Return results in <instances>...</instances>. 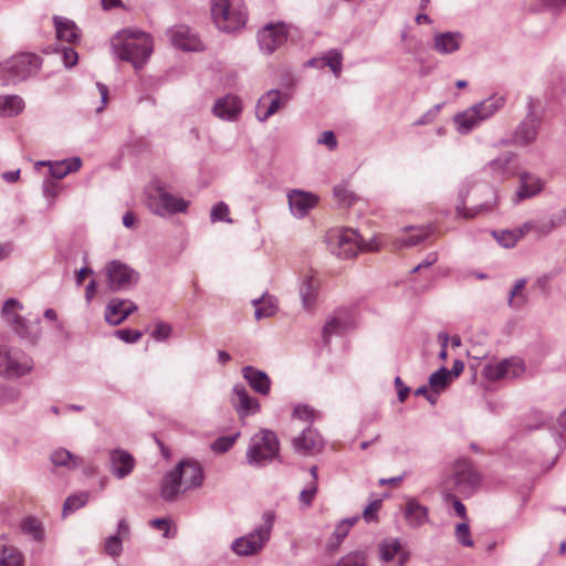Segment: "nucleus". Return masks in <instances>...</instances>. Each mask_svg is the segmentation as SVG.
I'll return each mask as SVG.
<instances>
[{
	"mask_svg": "<svg viewBox=\"0 0 566 566\" xmlns=\"http://www.w3.org/2000/svg\"><path fill=\"white\" fill-rule=\"evenodd\" d=\"M111 46L118 59L132 63L135 69H140L151 55L154 43L149 34L126 29L112 39Z\"/></svg>",
	"mask_w": 566,
	"mask_h": 566,
	"instance_id": "nucleus-1",
	"label": "nucleus"
},
{
	"mask_svg": "<svg viewBox=\"0 0 566 566\" xmlns=\"http://www.w3.org/2000/svg\"><path fill=\"white\" fill-rule=\"evenodd\" d=\"M41 66L40 59L33 53H19L0 63L2 85H15L34 75Z\"/></svg>",
	"mask_w": 566,
	"mask_h": 566,
	"instance_id": "nucleus-2",
	"label": "nucleus"
},
{
	"mask_svg": "<svg viewBox=\"0 0 566 566\" xmlns=\"http://www.w3.org/2000/svg\"><path fill=\"white\" fill-rule=\"evenodd\" d=\"M211 15L217 28L224 32L242 29L248 18L243 0H211Z\"/></svg>",
	"mask_w": 566,
	"mask_h": 566,
	"instance_id": "nucleus-3",
	"label": "nucleus"
},
{
	"mask_svg": "<svg viewBox=\"0 0 566 566\" xmlns=\"http://www.w3.org/2000/svg\"><path fill=\"white\" fill-rule=\"evenodd\" d=\"M327 244L329 251L340 259H350L358 252L374 250L371 242H365L354 229L335 230L327 234Z\"/></svg>",
	"mask_w": 566,
	"mask_h": 566,
	"instance_id": "nucleus-4",
	"label": "nucleus"
},
{
	"mask_svg": "<svg viewBox=\"0 0 566 566\" xmlns=\"http://www.w3.org/2000/svg\"><path fill=\"white\" fill-rule=\"evenodd\" d=\"M22 304L15 298H8L2 306L1 317L22 339L35 344L40 336L39 319L32 322L23 318L20 312Z\"/></svg>",
	"mask_w": 566,
	"mask_h": 566,
	"instance_id": "nucleus-5",
	"label": "nucleus"
},
{
	"mask_svg": "<svg viewBox=\"0 0 566 566\" xmlns=\"http://www.w3.org/2000/svg\"><path fill=\"white\" fill-rule=\"evenodd\" d=\"M247 462L252 467H264L279 455V440L271 430H261L251 439L247 450Z\"/></svg>",
	"mask_w": 566,
	"mask_h": 566,
	"instance_id": "nucleus-6",
	"label": "nucleus"
},
{
	"mask_svg": "<svg viewBox=\"0 0 566 566\" xmlns=\"http://www.w3.org/2000/svg\"><path fill=\"white\" fill-rule=\"evenodd\" d=\"M263 522L251 533L237 538L232 545V551L239 556H250L258 554L271 537L274 522V514L265 512L262 516Z\"/></svg>",
	"mask_w": 566,
	"mask_h": 566,
	"instance_id": "nucleus-7",
	"label": "nucleus"
},
{
	"mask_svg": "<svg viewBox=\"0 0 566 566\" xmlns=\"http://www.w3.org/2000/svg\"><path fill=\"white\" fill-rule=\"evenodd\" d=\"M33 368L32 359L20 348L0 345V376L19 378L29 374Z\"/></svg>",
	"mask_w": 566,
	"mask_h": 566,
	"instance_id": "nucleus-8",
	"label": "nucleus"
},
{
	"mask_svg": "<svg viewBox=\"0 0 566 566\" xmlns=\"http://www.w3.org/2000/svg\"><path fill=\"white\" fill-rule=\"evenodd\" d=\"M104 273L107 289L111 292L129 290L139 280V273L119 260L107 262L104 266Z\"/></svg>",
	"mask_w": 566,
	"mask_h": 566,
	"instance_id": "nucleus-9",
	"label": "nucleus"
},
{
	"mask_svg": "<svg viewBox=\"0 0 566 566\" xmlns=\"http://www.w3.org/2000/svg\"><path fill=\"white\" fill-rule=\"evenodd\" d=\"M147 205L155 214L160 217L185 212L188 208L187 201L167 192L161 186L150 190Z\"/></svg>",
	"mask_w": 566,
	"mask_h": 566,
	"instance_id": "nucleus-10",
	"label": "nucleus"
},
{
	"mask_svg": "<svg viewBox=\"0 0 566 566\" xmlns=\"http://www.w3.org/2000/svg\"><path fill=\"white\" fill-rule=\"evenodd\" d=\"M450 481L458 492L471 495L481 485V474L472 467V463L468 459H459L454 463L453 474Z\"/></svg>",
	"mask_w": 566,
	"mask_h": 566,
	"instance_id": "nucleus-11",
	"label": "nucleus"
},
{
	"mask_svg": "<svg viewBox=\"0 0 566 566\" xmlns=\"http://www.w3.org/2000/svg\"><path fill=\"white\" fill-rule=\"evenodd\" d=\"M541 126V119L535 114L532 102L528 103V112L525 118L516 126L513 132L511 144L516 146H528L536 140L538 129ZM502 144H509V142H502Z\"/></svg>",
	"mask_w": 566,
	"mask_h": 566,
	"instance_id": "nucleus-12",
	"label": "nucleus"
},
{
	"mask_svg": "<svg viewBox=\"0 0 566 566\" xmlns=\"http://www.w3.org/2000/svg\"><path fill=\"white\" fill-rule=\"evenodd\" d=\"M525 373V364L518 357L505 358L495 364H488L483 374L485 378L492 381L501 379H514L521 377Z\"/></svg>",
	"mask_w": 566,
	"mask_h": 566,
	"instance_id": "nucleus-13",
	"label": "nucleus"
},
{
	"mask_svg": "<svg viewBox=\"0 0 566 566\" xmlns=\"http://www.w3.org/2000/svg\"><path fill=\"white\" fill-rule=\"evenodd\" d=\"M287 40V25L280 23H269L258 33V42L262 52L272 54L276 49L283 45Z\"/></svg>",
	"mask_w": 566,
	"mask_h": 566,
	"instance_id": "nucleus-14",
	"label": "nucleus"
},
{
	"mask_svg": "<svg viewBox=\"0 0 566 566\" xmlns=\"http://www.w3.org/2000/svg\"><path fill=\"white\" fill-rule=\"evenodd\" d=\"M174 469L180 474V481L184 486L182 493L202 484L203 471L197 461L190 459L182 460Z\"/></svg>",
	"mask_w": 566,
	"mask_h": 566,
	"instance_id": "nucleus-15",
	"label": "nucleus"
},
{
	"mask_svg": "<svg viewBox=\"0 0 566 566\" xmlns=\"http://www.w3.org/2000/svg\"><path fill=\"white\" fill-rule=\"evenodd\" d=\"M231 402L241 419L260 410V403L249 395L243 385H235L233 387Z\"/></svg>",
	"mask_w": 566,
	"mask_h": 566,
	"instance_id": "nucleus-16",
	"label": "nucleus"
},
{
	"mask_svg": "<svg viewBox=\"0 0 566 566\" xmlns=\"http://www.w3.org/2000/svg\"><path fill=\"white\" fill-rule=\"evenodd\" d=\"M135 468V459L130 453L122 449L109 452V471L118 480L127 478Z\"/></svg>",
	"mask_w": 566,
	"mask_h": 566,
	"instance_id": "nucleus-17",
	"label": "nucleus"
},
{
	"mask_svg": "<svg viewBox=\"0 0 566 566\" xmlns=\"http://www.w3.org/2000/svg\"><path fill=\"white\" fill-rule=\"evenodd\" d=\"M293 447L296 452L304 455L316 453L323 448V439L315 429L307 427L293 439Z\"/></svg>",
	"mask_w": 566,
	"mask_h": 566,
	"instance_id": "nucleus-18",
	"label": "nucleus"
},
{
	"mask_svg": "<svg viewBox=\"0 0 566 566\" xmlns=\"http://www.w3.org/2000/svg\"><path fill=\"white\" fill-rule=\"evenodd\" d=\"M319 290V282L315 277L312 270H308L300 276V296L302 300L303 307L311 310L314 307Z\"/></svg>",
	"mask_w": 566,
	"mask_h": 566,
	"instance_id": "nucleus-19",
	"label": "nucleus"
},
{
	"mask_svg": "<svg viewBox=\"0 0 566 566\" xmlns=\"http://www.w3.org/2000/svg\"><path fill=\"white\" fill-rule=\"evenodd\" d=\"M379 556L384 566H403L407 556L397 538L384 539L379 543Z\"/></svg>",
	"mask_w": 566,
	"mask_h": 566,
	"instance_id": "nucleus-20",
	"label": "nucleus"
},
{
	"mask_svg": "<svg viewBox=\"0 0 566 566\" xmlns=\"http://www.w3.org/2000/svg\"><path fill=\"white\" fill-rule=\"evenodd\" d=\"M291 212L297 217H305L317 203V197L311 192L293 189L287 193Z\"/></svg>",
	"mask_w": 566,
	"mask_h": 566,
	"instance_id": "nucleus-21",
	"label": "nucleus"
},
{
	"mask_svg": "<svg viewBox=\"0 0 566 566\" xmlns=\"http://www.w3.org/2000/svg\"><path fill=\"white\" fill-rule=\"evenodd\" d=\"M136 310L137 306L128 300L113 298L106 306L105 319L111 325H119Z\"/></svg>",
	"mask_w": 566,
	"mask_h": 566,
	"instance_id": "nucleus-22",
	"label": "nucleus"
},
{
	"mask_svg": "<svg viewBox=\"0 0 566 566\" xmlns=\"http://www.w3.org/2000/svg\"><path fill=\"white\" fill-rule=\"evenodd\" d=\"M241 111L240 98L232 94L218 98L212 107L213 115L223 120H235Z\"/></svg>",
	"mask_w": 566,
	"mask_h": 566,
	"instance_id": "nucleus-23",
	"label": "nucleus"
},
{
	"mask_svg": "<svg viewBox=\"0 0 566 566\" xmlns=\"http://www.w3.org/2000/svg\"><path fill=\"white\" fill-rule=\"evenodd\" d=\"M281 105V92L270 90L259 98L255 106V116L260 122H266L280 109Z\"/></svg>",
	"mask_w": 566,
	"mask_h": 566,
	"instance_id": "nucleus-24",
	"label": "nucleus"
},
{
	"mask_svg": "<svg viewBox=\"0 0 566 566\" xmlns=\"http://www.w3.org/2000/svg\"><path fill=\"white\" fill-rule=\"evenodd\" d=\"M171 43L184 51H197L200 49L198 36L186 25H178L168 31Z\"/></svg>",
	"mask_w": 566,
	"mask_h": 566,
	"instance_id": "nucleus-25",
	"label": "nucleus"
},
{
	"mask_svg": "<svg viewBox=\"0 0 566 566\" xmlns=\"http://www.w3.org/2000/svg\"><path fill=\"white\" fill-rule=\"evenodd\" d=\"M543 190V181L541 178L523 172L520 176V187L513 197L514 203H520L525 199H530L538 195Z\"/></svg>",
	"mask_w": 566,
	"mask_h": 566,
	"instance_id": "nucleus-26",
	"label": "nucleus"
},
{
	"mask_svg": "<svg viewBox=\"0 0 566 566\" xmlns=\"http://www.w3.org/2000/svg\"><path fill=\"white\" fill-rule=\"evenodd\" d=\"M407 524L412 528H419L429 521V510L417 499L408 497L403 510Z\"/></svg>",
	"mask_w": 566,
	"mask_h": 566,
	"instance_id": "nucleus-27",
	"label": "nucleus"
},
{
	"mask_svg": "<svg viewBox=\"0 0 566 566\" xmlns=\"http://www.w3.org/2000/svg\"><path fill=\"white\" fill-rule=\"evenodd\" d=\"M82 161L78 157H72L60 161H38L35 166H49V171L52 178L62 179L66 175L77 171L81 168Z\"/></svg>",
	"mask_w": 566,
	"mask_h": 566,
	"instance_id": "nucleus-28",
	"label": "nucleus"
},
{
	"mask_svg": "<svg viewBox=\"0 0 566 566\" xmlns=\"http://www.w3.org/2000/svg\"><path fill=\"white\" fill-rule=\"evenodd\" d=\"M182 483L180 481V474L172 469L168 471L161 479L160 482V496L167 502H174L178 495L182 493Z\"/></svg>",
	"mask_w": 566,
	"mask_h": 566,
	"instance_id": "nucleus-29",
	"label": "nucleus"
},
{
	"mask_svg": "<svg viewBox=\"0 0 566 566\" xmlns=\"http://www.w3.org/2000/svg\"><path fill=\"white\" fill-rule=\"evenodd\" d=\"M242 376L258 394L268 395L270 392L271 379L266 373L252 366H245L242 368Z\"/></svg>",
	"mask_w": 566,
	"mask_h": 566,
	"instance_id": "nucleus-30",
	"label": "nucleus"
},
{
	"mask_svg": "<svg viewBox=\"0 0 566 566\" xmlns=\"http://www.w3.org/2000/svg\"><path fill=\"white\" fill-rule=\"evenodd\" d=\"M461 40L458 32H441L434 35L433 49L440 54H451L460 49Z\"/></svg>",
	"mask_w": 566,
	"mask_h": 566,
	"instance_id": "nucleus-31",
	"label": "nucleus"
},
{
	"mask_svg": "<svg viewBox=\"0 0 566 566\" xmlns=\"http://www.w3.org/2000/svg\"><path fill=\"white\" fill-rule=\"evenodd\" d=\"M482 123V119L479 115V111L471 106L465 111L458 113L454 116V124L457 126V130L462 134H469L473 128L479 126Z\"/></svg>",
	"mask_w": 566,
	"mask_h": 566,
	"instance_id": "nucleus-32",
	"label": "nucleus"
},
{
	"mask_svg": "<svg viewBox=\"0 0 566 566\" xmlns=\"http://www.w3.org/2000/svg\"><path fill=\"white\" fill-rule=\"evenodd\" d=\"M342 61L343 57L340 52L337 50H329L323 56L308 60L307 65L317 69L328 66L335 76L338 77L342 71Z\"/></svg>",
	"mask_w": 566,
	"mask_h": 566,
	"instance_id": "nucleus-33",
	"label": "nucleus"
},
{
	"mask_svg": "<svg viewBox=\"0 0 566 566\" xmlns=\"http://www.w3.org/2000/svg\"><path fill=\"white\" fill-rule=\"evenodd\" d=\"M53 21L59 40L69 43H75L78 40V29L72 20L55 15Z\"/></svg>",
	"mask_w": 566,
	"mask_h": 566,
	"instance_id": "nucleus-34",
	"label": "nucleus"
},
{
	"mask_svg": "<svg viewBox=\"0 0 566 566\" xmlns=\"http://www.w3.org/2000/svg\"><path fill=\"white\" fill-rule=\"evenodd\" d=\"M255 307L254 317L256 321L273 316L277 311V301L274 296L264 293L261 297L252 300Z\"/></svg>",
	"mask_w": 566,
	"mask_h": 566,
	"instance_id": "nucleus-35",
	"label": "nucleus"
},
{
	"mask_svg": "<svg viewBox=\"0 0 566 566\" xmlns=\"http://www.w3.org/2000/svg\"><path fill=\"white\" fill-rule=\"evenodd\" d=\"M344 311H338L323 327V338L328 342L332 335L345 333L349 328V322L345 317Z\"/></svg>",
	"mask_w": 566,
	"mask_h": 566,
	"instance_id": "nucleus-36",
	"label": "nucleus"
},
{
	"mask_svg": "<svg viewBox=\"0 0 566 566\" xmlns=\"http://www.w3.org/2000/svg\"><path fill=\"white\" fill-rule=\"evenodd\" d=\"M51 461L56 467H65L69 470H75L83 465V459L74 455L66 449L55 450L51 454Z\"/></svg>",
	"mask_w": 566,
	"mask_h": 566,
	"instance_id": "nucleus-37",
	"label": "nucleus"
},
{
	"mask_svg": "<svg viewBox=\"0 0 566 566\" xmlns=\"http://www.w3.org/2000/svg\"><path fill=\"white\" fill-rule=\"evenodd\" d=\"M24 109V101L19 95H0V115L15 116Z\"/></svg>",
	"mask_w": 566,
	"mask_h": 566,
	"instance_id": "nucleus-38",
	"label": "nucleus"
},
{
	"mask_svg": "<svg viewBox=\"0 0 566 566\" xmlns=\"http://www.w3.org/2000/svg\"><path fill=\"white\" fill-rule=\"evenodd\" d=\"M504 104L505 99L503 96L493 95L473 106L479 111V115L483 122L493 116Z\"/></svg>",
	"mask_w": 566,
	"mask_h": 566,
	"instance_id": "nucleus-39",
	"label": "nucleus"
},
{
	"mask_svg": "<svg viewBox=\"0 0 566 566\" xmlns=\"http://www.w3.org/2000/svg\"><path fill=\"white\" fill-rule=\"evenodd\" d=\"M516 155L514 153H505L490 161V169L495 172L500 178H509L515 174L514 170H511L510 165L515 159Z\"/></svg>",
	"mask_w": 566,
	"mask_h": 566,
	"instance_id": "nucleus-40",
	"label": "nucleus"
},
{
	"mask_svg": "<svg viewBox=\"0 0 566 566\" xmlns=\"http://www.w3.org/2000/svg\"><path fill=\"white\" fill-rule=\"evenodd\" d=\"M22 553L14 546L3 545L0 548V566H23Z\"/></svg>",
	"mask_w": 566,
	"mask_h": 566,
	"instance_id": "nucleus-41",
	"label": "nucleus"
},
{
	"mask_svg": "<svg viewBox=\"0 0 566 566\" xmlns=\"http://www.w3.org/2000/svg\"><path fill=\"white\" fill-rule=\"evenodd\" d=\"M451 381V373L446 367L439 368L430 375L429 386L436 394H440Z\"/></svg>",
	"mask_w": 566,
	"mask_h": 566,
	"instance_id": "nucleus-42",
	"label": "nucleus"
},
{
	"mask_svg": "<svg viewBox=\"0 0 566 566\" xmlns=\"http://www.w3.org/2000/svg\"><path fill=\"white\" fill-rule=\"evenodd\" d=\"M493 235L495 240L504 248H513L518 240L524 237L523 230H502L494 231Z\"/></svg>",
	"mask_w": 566,
	"mask_h": 566,
	"instance_id": "nucleus-43",
	"label": "nucleus"
},
{
	"mask_svg": "<svg viewBox=\"0 0 566 566\" xmlns=\"http://www.w3.org/2000/svg\"><path fill=\"white\" fill-rule=\"evenodd\" d=\"M88 497L90 494L87 492L67 496L63 504V515L65 516L83 507L87 503Z\"/></svg>",
	"mask_w": 566,
	"mask_h": 566,
	"instance_id": "nucleus-44",
	"label": "nucleus"
},
{
	"mask_svg": "<svg viewBox=\"0 0 566 566\" xmlns=\"http://www.w3.org/2000/svg\"><path fill=\"white\" fill-rule=\"evenodd\" d=\"M408 229L411 230L413 233H411L410 235H407L405 238H401V243L403 245H408V247H413V245L420 244L431 233V230L427 227H418V228L410 227Z\"/></svg>",
	"mask_w": 566,
	"mask_h": 566,
	"instance_id": "nucleus-45",
	"label": "nucleus"
},
{
	"mask_svg": "<svg viewBox=\"0 0 566 566\" xmlns=\"http://www.w3.org/2000/svg\"><path fill=\"white\" fill-rule=\"evenodd\" d=\"M23 533L31 535L35 541L40 542L43 539L44 532L42 524L34 517H28L22 522Z\"/></svg>",
	"mask_w": 566,
	"mask_h": 566,
	"instance_id": "nucleus-46",
	"label": "nucleus"
},
{
	"mask_svg": "<svg viewBox=\"0 0 566 566\" xmlns=\"http://www.w3.org/2000/svg\"><path fill=\"white\" fill-rule=\"evenodd\" d=\"M333 195L343 206H352L356 200V195L347 187V185H337L333 189Z\"/></svg>",
	"mask_w": 566,
	"mask_h": 566,
	"instance_id": "nucleus-47",
	"label": "nucleus"
},
{
	"mask_svg": "<svg viewBox=\"0 0 566 566\" xmlns=\"http://www.w3.org/2000/svg\"><path fill=\"white\" fill-rule=\"evenodd\" d=\"M335 566H367L365 552H352L342 557Z\"/></svg>",
	"mask_w": 566,
	"mask_h": 566,
	"instance_id": "nucleus-48",
	"label": "nucleus"
},
{
	"mask_svg": "<svg viewBox=\"0 0 566 566\" xmlns=\"http://www.w3.org/2000/svg\"><path fill=\"white\" fill-rule=\"evenodd\" d=\"M229 216V207L227 203L220 201L214 205L210 212V219L212 222L226 221L232 223V219Z\"/></svg>",
	"mask_w": 566,
	"mask_h": 566,
	"instance_id": "nucleus-49",
	"label": "nucleus"
},
{
	"mask_svg": "<svg viewBox=\"0 0 566 566\" xmlns=\"http://www.w3.org/2000/svg\"><path fill=\"white\" fill-rule=\"evenodd\" d=\"M457 541L465 547H472L473 541L471 539L470 526L468 523H459L455 527Z\"/></svg>",
	"mask_w": 566,
	"mask_h": 566,
	"instance_id": "nucleus-50",
	"label": "nucleus"
},
{
	"mask_svg": "<svg viewBox=\"0 0 566 566\" xmlns=\"http://www.w3.org/2000/svg\"><path fill=\"white\" fill-rule=\"evenodd\" d=\"M358 521V516H354V517H350V518H346V520H343L335 528L334 533H333V538H336L337 539V543H339L340 541H343L350 527Z\"/></svg>",
	"mask_w": 566,
	"mask_h": 566,
	"instance_id": "nucleus-51",
	"label": "nucleus"
},
{
	"mask_svg": "<svg viewBox=\"0 0 566 566\" xmlns=\"http://www.w3.org/2000/svg\"><path fill=\"white\" fill-rule=\"evenodd\" d=\"M238 436L239 433H235L234 436H226L218 438L217 440L213 441L211 446L212 450L220 453L227 452L232 448Z\"/></svg>",
	"mask_w": 566,
	"mask_h": 566,
	"instance_id": "nucleus-52",
	"label": "nucleus"
},
{
	"mask_svg": "<svg viewBox=\"0 0 566 566\" xmlns=\"http://www.w3.org/2000/svg\"><path fill=\"white\" fill-rule=\"evenodd\" d=\"M105 551L108 555L117 557L123 551L122 537L119 535H112L105 543Z\"/></svg>",
	"mask_w": 566,
	"mask_h": 566,
	"instance_id": "nucleus-53",
	"label": "nucleus"
},
{
	"mask_svg": "<svg viewBox=\"0 0 566 566\" xmlns=\"http://www.w3.org/2000/svg\"><path fill=\"white\" fill-rule=\"evenodd\" d=\"M293 416L300 420L313 422L316 417V412L310 406L303 405L294 408Z\"/></svg>",
	"mask_w": 566,
	"mask_h": 566,
	"instance_id": "nucleus-54",
	"label": "nucleus"
},
{
	"mask_svg": "<svg viewBox=\"0 0 566 566\" xmlns=\"http://www.w3.org/2000/svg\"><path fill=\"white\" fill-rule=\"evenodd\" d=\"M116 336L125 343H136L138 342L143 334L139 331L133 329H118L116 331Z\"/></svg>",
	"mask_w": 566,
	"mask_h": 566,
	"instance_id": "nucleus-55",
	"label": "nucleus"
},
{
	"mask_svg": "<svg viewBox=\"0 0 566 566\" xmlns=\"http://www.w3.org/2000/svg\"><path fill=\"white\" fill-rule=\"evenodd\" d=\"M150 525L153 527H155L156 530H159V531H163L164 532V536L167 537V538H170V537H174L175 536V532L171 533V524H170V521L168 518H155L153 521H150Z\"/></svg>",
	"mask_w": 566,
	"mask_h": 566,
	"instance_id": "nucleus-56",
	"label": "nucleus"
},
{
	"mask_svg": "<svg viewBox=\"0 0 566 566\" xmlns=\"http://www.w3.org/2000/svg\"><path fill=\"white\" fill-rule=\"evenodd\" d=\"M444 499L447 501H452L454 512L459 517H467L464 504L454 494H452L450 491L444 492Z\"/></svg>",
	"mask_w": 566,
	"mask_h": 566,
	"instance_id": "nucleus-57",
	"label": "nucleus"
},
{
	"mask_svg": "<svg viewBox=\"0 0 566 566\" xmlns=\"http://www.w3.org/2000/svg\"><path fill=\"white\" fill-rule=\"evenodd\" d=\"M170 334H171L170 325H168L166 323H158V324H156V326L151 333V336L156 340H165L170 336Z\"/></svg>",
	"mask_w": 566,
	"mask_h": 566,
	"instance_id": "nucleus-58",
	"label": "nucleus"
},
{
	"mask_svg": "<svg viewBox=\"0 0 566 566\" xmlns=\"http://www.w3.org/2000/svg\"><path fill=\"white\" fill-rule=\"evenodd\" d=\"M317 492V486L315 482H312L310 488L304 489L300 493V502L306 506H310L312 504V501Z\"/></svg>",
	"mask_w": 566,
	"mask_h": 566,
	"instance_id": "nucleus-59",
	"label": "nucleus"
},
{
	"mask_svg": "<svg viewBox=\"0 0 566 566\" xmlns=\"http://www.w3.org/2000/svg\"><path fill=\"white\" fill-rule=\"evenodd\" d=\"M317 143L327 146L329 150H334L337 147V140L335 134L332 130H325L322 133Z\"/></svg>",
	"mask_w": 566,
	"mask_h": 566,
	"instance_id": "nucleus-60",
	"label": "nucleus"
},
{
	"mask_svg": "<svg viewBox=\"0 0 566 566\" xmlns=\"http://www.w3.org/2000/svg\"><path fill=\"white\" fill-rule=\"evenodd\" d=\"M62 60L65 67H72L77 63V52L72 48H64L62 50Z\"/></svg>",
	"mask_w": 566,
	"mask_h": 566,
	"instance_id": "nucleus-61",
	"label": "nucleus"
},
{
	"mask_svg": "<svg viewBox=\"0 0 566 566\" xmlns=\"http://www.w3.org/2000/svg\"><path fill=\"white\" fill-rule=\"evenodd\" d=\"M380 506H381L380 500H375L371 503H369L363 512L364 518L366 521H373L376 512L380 509Z\"/></svg>",
	"mask_w": 566,
	"mask_h": 566,
	"instance_id": "nucleus-62",
	"label": "nucleus"
},
{
	"mask_svg": "<svg viewBox=\"0 0 566 566\" xmlns=\"http://www.w3.org/2000/svg\"><path fill=\"white\" fill-rule=\"evenodd\" d=\"M415 395L424 397L430 402V405L433 406L437 403L439 394H436L434 391L429 392L427 386H421L416 389Z\"/></svg>",
	"mask_w": 566,
	"mask_h": 566,
	"instance_id": "nucleus-63",
	"label": "nucleus"
},
{
	"mask_svg": "<svg viewBox=\"0 0 566 566\" xmlns=\"http://www.w3.org/2000/svg\"><path fill=\"white\" fill-rule=\"evenodd\" d=\"M549 220L555 228L566 224V208L554 213Z\"/></svg>",
	"mask_w": 566,
	"mask_h": 566,
	"instance_id": "nucleus-64",
	"label": "nucleus"
}]
</instances>
